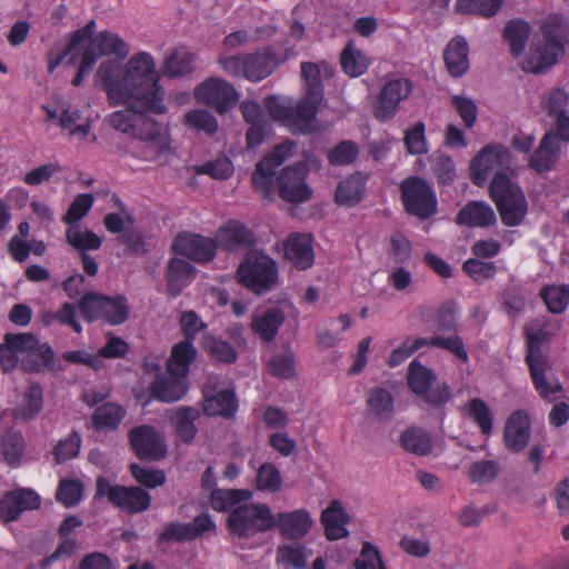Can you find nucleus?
Wrapping results in <instances>:
<instances>
[{
    "instance_id": "nucleus-42",
    "label": "nucleus",
    "mask_w": 569,
    "mask_h": 569,
    "mask_svg": "<svg viewBox=\"0 0 569 569\" xmlns=\"http://www.w3.org/2000/svg\"><path fill=\"white\" fill-rule=\"evenodd\" d=\"M342 70L350 77H359L369 68L371 60L361 50L357 49L352 42H349L340 56Z\"/></svg>"
},
{
    "instance_id": "nucleus-26",
    "label": "nucleus",
    "mask_w": 569,
    "mask_h": 569,
    "mask_svg": "<svg viewBox=\"0 0 569 569\" xmlns=\"http://www.w3.org/2000/svg\"><path fill=\"white\" fill-rule=\"evenodd\" d=\"M367 416L380 422H389L395 413L392 393L382 387L372 388L366 399Z\"/></svg>"
},
{
    "instance_id": "nucleus-25",
    "label": "nucleus",
    "mask_w": 569,
    "mask_h": 569,
    "mask_svg": "<svg viewBox=\"0 0 569 569\" xmlns=\"http://www.w3.org/2000/svg\"><path fill=\"white\" fill-rule=\"evenodd\" d=\"M216 241L217 247L233 251L253 244L254 236L246 226L231 220L218 229Z\"/></svg>"
},
{
    "instance_id": "nucleus-23",
    "label": "nucleus",
    "mask_w": 569,
    "mask_h": 569,
    "mask_svg": "<svg viewBox=\"0 0 569 569\" xmlns=\"http://www.w3.org/2000/svg\"><path fill=\"white\" fill-rule=\"evenodd\" d=\"M506 447L520 452L530 440V419L526 411L517 410L508 418L503 432Z\"/></svg>"
},
{
    "instance_id": "nucleus-9",
    "label": "nucleus",
    "mask_w": 569,
    "mask_h": 569,
    "mask_svg": "<svg viewBox=\"0 0 569 569\" xmlns=\"http://www.w3.org/2000/svg\"><path fill=\"white\" fill-rule=\"evenodd\" d=\"M237 277L246 288L257 295H262L277 283L278 266L263 252H249L238 267Z\"/></svg>"
},
{
    "instance_id": "nucleus-20",
    "label": "nucleus",
    "mask_w": 569,
    "mask_h": 569,
    "mask_svg": "<svg viewBox=\"0 0 569 569\" xmlns=\"http://www.w3.org/2000/svg\"><path fill=\"white\" fill-rule=\"evenodd\" d=\"M23 338L32 341L28 342L29 347H23L21 368L29 372L52 370L54 367V352L52 348L48 343H41L31 333H23Z\"/></svg>"
},
{
    "instance_id": "nucleus-60",
    "label": "nucleus",
    "mask_w": 569,
    "mask_h": 569,
    "mask_svg": "<svg viewBox=\"0 0 569 569\" xmlns=\"http://www.w3.org/2000/svg\"><path fill=\"white\" fill-rule=\"evenodd\" d=\"M358 154V144L353 141L345 140L330 150L328 161L332 166H347L352 163Z\"/></svg>"
},
{
    "instance_id": "nucleus-40",
    "label": "nucleus",
    "mask_w": 569,
    "mask_h": 569,
    "mask_svg": "<svg viewBox=\"0 0 569 569\" xmlns=\"http://www.w3.org/2000/svg\"><path fill=\"white\" fill-rule=\"evenodd\" d=\"M237 410L236 396L231 390H222L210 396L204 391L203 411L208 416H231Z\"/></svg>"
},
{
    "instance_id": "nucleus-6",
    "label": "nucleus",
    "mask_w": 569,
    "mask_h": 569,
    "mask_svg": "<svg viewBox=\"0 0 569 569\" xmlns=\"http://www.w3.org/2000/svg\"><path fill=\"white\" fill-rule=\"evenodd\" d=\"M220 68L230 77L258 82L269 77L279 64V59L270 48L259 49L252 53L227 54L218 58Z\"/></svg>"
},
{
    "instance_id": "nucleus-49",
    "label": "nucleus",
    "mask_w": 569,
    "mask_h": 569,
    "mask_svg": "<svg viewBox=\"0 0 569 569\" xmlns=\"http://www.w3.org/2000/svg\"><path fill=\"white\" fill-rule=\"evenodd\" d=\"M540 297L551 313H562L569 305V286H546Z\"/></svg>"
},
{
    "instance_id": "nucleus-57",
    "label": "nucleus",
    "mask_w": 569,
    "mask_h": 569,
    "mask_svg": "<svg viewBox=\"0 0 569 569\" xmlns=\"http://www.w3.org/2000/svg\"><path fill=\"white\" fill-rule=\"evenodd\" d=\"M269 372L278 378L288 379L295 375V357L292 351L284 350L268 361Z\"/></svg>"
},
{
    "instance_id": "nucleus-64",
    "label": "nucleus",
    "mask_w": 569,
    "mask_h": 569,
    "mask_svg": "<svg viewBox=\"0 0 569 569\" xmlns=\"http://www.w3.org/2000/svg\"><path fill=\"white\" fill-rule=\"evenodd\" d=\"M356 569H387L379 550L371 542H363L360 555L355 561Z\"/></svg>"
},
{
    "instance_id": "nucleus-3",
    "label": "nucleus",
    "mask_w": 569,
    "mask_h": 569,
    "mask_svg": "<svg viewBox=\"0 0 569 569\" xmlns=\"http://www.w3.org/2000/svg\"><path fill=\"white\" fill-rule=\"evenodd\" d=\"M560 323L547 317L537 318L526 327L528 352L526 362L536 390L543 399H551L561 391L559 381L551 372L548 357L541 351V345L556 335Z\"/></svg>"
},
{
    "instance_id": "nucleus-11",
    "label": "nucleus",
    "mask_w": 569,
    "mask_h": 569,
    "mask_svg": "<svg viewBox=\"0 0 569 569\" xmlns=\"http://www.w3.org/2000/svg\"><path fill=\"white\" fill-rule=\"evenodd\" d=\"M276 518L264 503L244 501L234 508L228 517L229 530L239 537H251L273 528Z\"/></svg>"
},
{
    "instance_id": "nucleus-53",
    "label": "nucleus",
    "mask_w": 569,
    "mask_h": 569,
    "mask_svg": "<svg viewBox=\"0 0 569 569\" xmlns=\"http://www.w3.org/2000/svg\"><path fill=\"white\" fill-rule=\"evenodd\" d=\"M184 123L198 131L213 134L218 130V121L214 116L206 109H193L184 114Z\"/></svg>"
},
{
    "instance_id": "nucleus-56",
    "label": "nucleus",
    "mask_w": 569,
    "mask_h": 569,
    "mask_svg": "<svg viewBox=\"0 0 569 569\" xmlns=\"http://www.w3.org/2000/svg\"><path fill=\"white\" fill-rule=\"evenodd\" d=\"M502 0H457V11L491 17L497 13Z\"/></svg>"
},
{
    "instance_id": "nucleus-8",
    "label": "nucleus",
    "mask_w": 569,
    "mask_h": 569,
    "mask_svg": "<svg viewBox=\"0 0 569 569\" xmlns=\"http://www.w3.org/2000/svg\"><path fill=\"white\" fill-rule=\"evenodd\" d=\"M489 190L502 223L508 227L520 226L528 213V202L518 183L508 174H498L492 178Z\"/></svg>"
},
{
    "instance_id": "nucleus-31",
    "label": "nucleus",
    "mask_w": 569,
    "mask_h": 569,
    "mask_svg": "<svg viewBox=\"0 0 569 569\" xmlns=\"http://www.w3.org/2000/svg\"><path fill=\"white\" fill-rule=\"evenodd\" d=\"M468 52V43L462 37H456L447 44L443 59L452 77H460L469 69Z\"/></svg>"
},
{
    "instance_id": "nucleus-45",
    "label": "nucleus",
    "mask_w": 569,
    "mask_h": 569,
    "mask_svg": "<svg viewBox=\"0 0 569 569\" xmlns=\"http://www.w3.org/2000/svg\"><path fill=\"white\" fill-rule=\"evenodd\" d=\"M530 34V26L522 19L510 20L505 27V39L510 46L511 53L518 57L522 53Z\"/></svg>"
},
{
    "instance_id": "nucleus-63",
    "label": "nucleus",
    "mask_w": 569,
    "mask_h": 569,
    "mask_svg": "<svg viewBox=\"0 0 569 569\" xmlns=\"http://www.w3.org/2000/svg\"><path fill=\"white\" fill-rule=\"evenodd\" d=\"M278 561L289 565L295 569H305L307 565V555L305 548L298 543L284 545L278 548Z\"/></svg>"
},
{
    "instance_id": "nucleus-21",
    "label": "nucleus",
    "mask_w": 569,
    "mask_h": 569,
    "mask_svg": "<svg viewBox=\"0 0 569 569\" xmlns=\"http://www.w3.org/2000/svg\"><path fill=\"white\" fill-rule=\"evenodd\" d=\"M284 258L297 269L307 270L313 266L315 251L309 233H290L282 244Z\"/></svg>"
},
{
    "instance_id": "nucleus-24",
    "label": "nucleus",
    "mask_w": 569,
    "mask_h": 569,
    "mask_svg": "<svg viewBox=\"0 0 569 569\" xmlns=\"http://www.w3.org/2000/svg\"><path fill=\"white\" fill-rule=\"evenodd\" d=\"M368 178L366 173L355 172L341 180L336 189L335 201L348 208L358 204L366 196Z\"/></svg>"
},
{
    "instance_id": "nucleus-35",
    "label": "nucleus",
    "mask_w": 569,
    "mask_h": 569,
    "mask_svg": "<svg viewBox=\"0 0 569 569\" xmlns=\"http://www.w3.org/2000/svg\"><path fill=\"white\" fill-rule=\"evenodd\" d=\"M28 338H23V333H7L4 341L0 345V367L3 371L14 369L18 363L21 365L23 347H29Z\"/></svg>"
},
{
    "instance_id": "nucleus-54",
    "label": "nucleus",
    "mask_w": 569,
    "mask_h": 569,
    "mask_svg": "<svg viewBox=\"0 0 569 569\" xmlns=\"http://www.w3.org/2000/svg\"><path fill=\"white\" fill-rule=\"evenodd\" d=\"M94 203V197L91 193H79L71 202L68 211L62 217V222L73 226L88 214Z\"/></svg>"
},
{
    "instance_id": "nucleus-16",
    "label": "nucleus",
    "mask_w": 569,
    "mask_h": 569,
    "mask_svg": "<svg viewBox=\"0 0 569 569\" xmlns=\"http://www.w3.org/2000/svg\"><path fill=\"white\" fill-rule=\"evenodd\" d=\"M130 443L139 459L160 460L167 453L162 436L151 426L142 425L129 433Z\"/></svg>"
},
{
    "instance_id": "nucleus-55",
    "label": "nucleus",
    "mask_w": 569,
    "mask_h": 569,
    "mask_svg": "<svg viewBox=\"0 0 569 569\" xmlns=\"http://www.w3.org/2000/svg\"><path fill=\"white\" fill-rule=\"evenodd\" d=\"M405 146L410 154H425L428 152L426 127L423 122H417L405 132Z\"/></svg>"
},
{
    "instance_id": "nucleus-36",
    "label": "nucleus",
    "mask_w": 569,
    "mask_h": 569,
    "mask_svg": "<svg viewBox=\"0 0 569 569\" xmlns=\"http://www.w3.org/2000/svg\"><path fill=\"white\" fill-rule=\"evenodd\" d=\"M114 506L129 512L139 513L147 510L151 503L150 495L139 487H123L116 491Z\"/></svg>"
},
{
    "instance_id": "nucleus-28",
    "label": "nucleus",
    "mask_w": 569,
    "mask_h": 569,
    "mask_svg": "<svg viewBox=\"0 0 569 569\" xmlns=\"http://www.w3.org/2000/svg\"><path fill=\"white\" fill-rule=\"evenodd\" d=\"M276 523L283 536L290 539H299L308 533L312 520L308 511L299 509L292 512L279 513Z\"/></svg>"
},
{
    "instance_id": "nucleus-62",
    "label": "nucleus",
    "mask_w": 569,
    "mask_h": 569,
    "mask_svg": "<svg viewBox=\"0 0 569 569\" xmlns=\"http://www.w3.org/2000/svg\"><path fill=\"white\" fill-rule=\"evenodd\" d=\"M499 473V466L493 460H482L473 462L469 470L468 477L473 483H488L492 481Z\"/></svg>"
},
{
    "instance_id": "nucleus-15",
    "label": "nucleus",
    "mask_w": 569,
    "mask_h": 569,
    "mask_svg": "<svg viewBox=\"0 0 569 569\" xmlns=\"http://www.w3.org/2000/svg\"><path fill=\"white\" fill-rule=\"evenodd\" d=\"M293 147V142L284 141L258 162L251 179L256 190L264 196L271 193L276 169L291 156Z\"/></svg>"
},
{
    "instance_id": "nucleus-59",
    "label": "nucleus",
    "mask_w": 569,
    "mask_h": 569,
    "mask_svg": "<svg viewBox=\"0 0 569 569\" xmlns=\"http://www.w3.org/2000/svg\"><path fill=\"white\" fill-rule=\"evenodd\" d=\"M429 340L427 338L411 339L407 338L398 348H396L388 358V366L390 368L398 367L411 355L422 347L428 346Z\"/></svg>"
},
{
    "instance_id": "nucleus-13",
    "label": "nucleus",
    "mask_w": 569,
    "mask_h": 569,
    "mask_svg": "<svg viewBox=\"0 0 569 569\" xmlns=\"http://www.w3.org/2000/svg\"><path fill=\"white\" fill-rule=\"evenodd\" d=\"M413 89L412 82L407 78H393L381 88L373 104V116L380 122H387L396 117L401 102L406 101Z\"/></svg>"
},
{
    "instance_id": "nucleus-4",
    "label": "nucleus",
    "mask_w": 569,
    "mask_h": 569,
    "mask_svg": "<svg viewBox=\"0 0 569 569\" xmlns=\"http://www.w3.org/2000/svg\"><path fill=\"white\" fill-rule=\"evenodd\" d=\"M193 343L181 341L177 343L167 362V372L157 376L151 383L150 390L153 398L163 402L180 400L187 392L186 378L189 366L196 358Z\"/></svg>"
},
{
    "instance_id": "nucleus-22",
    "label": "nucleus",
    "mask_w": 569,
    "mask_h": 569,
    "mask_svg": "<svg viewBox=\"0 0 569 569\" xmlns=\"http://www.w3.org/2000/svg\"><path fill=\"white\" fill-rule=\"evenodd\" d=\"M561 139L553 132L548 131L538 148L531 153L528 166L537 173H545L555 168L560 158Z\"/></svg>"
},
{
    "instance_id": "nucleus-33",
    "label": "nucleus",
    "mask_w": 569,
    "mask_h": 569,
    "mask_svg": "<svg viewBox=\"0 0 569 569\" xmlns=\"http://www.w3.org/2000/svg\"><path fill=\"white\" fill-rule=\"evenodd\" d=\"M194 268L187 261L173 258L169 261L167 270L168 291L172 297L179 296L193 279Z\"/></svg>"
},
{
    "instance_id": "nucleus-58",
    "label": "nucleus",
    "mask_w": 569,
    "mask_h": 569,
    "mask_svg": "<svg viewBox=\"0 0 569 569\" xmlns=\"http://www.w3.org/2000/svg\"><path fill=\"white\" fill-rule=\"evenodd\" d=\"M203 347L218 361L231 363L238 358V353L232 345L213 337H207L203 341Z\"/></svg>"
},
{
    "instance_id": "nucleus-17",
    "label": "nucleus",
    "mask_w": 569,
    "mask_h": 569,
    "mask_svg": "<svg viewBox=\"0 0 569 569\" xmlns=\"http://www.w3.org/2000/svg\"><path fill=\"white\" fill-rule=\"evenodd\" d=\"M307 167L297 163L282 170L278 178L280 197L289 202H303L311 197V189L306 182Z\"/></svg>"
},
{
    "instance_id": "nucleus-37",
    "label": "nucleus",
    "mask_w": 569,
    "mask_h": 569,
    "mask_svg": "<svg viewBox=\"0 0 569 569\" xmlns=\"http://www.w3.org/2000/svg\"><path fill=\"white\" fill-rule=\"evenodd\" d=\"M401 447L416 456H427L433 448L431 436L419 427L405 430L400 437Z\"/></svg>"
},
{
    "instance_id": "nucleus-18",
    "label": "nucleus",
    "mask_w": 569,
    "mask_h": 569,
    "mask_svg": "<svg viewBox=\"0 0 569 569\" xmlns=\"http://www.w3.org/2000/svg\"><path fill=\"white\" fill-rule=\"evenodd\" d=\"M172 249L176 253L194 261L208 262L216 254L217 241L200 234L181 233L176 237Z\"/></svg>"
},
{
    "instance_id": "nucleus-7",
    "label": "nucleus",
    "mask_w": 569,
    "mask_h": 569,
    "mask_svg": "<svg viewBox=\"0 0 569 569\" xmlns=\"http://www.w3.org/2000/svg\"><path fill=\"white\" fill-rule=\"evenodd\" d=\"M96 22L89 21L83 28L77 30L70 41V50L83 49V54L96 63L102 56H114L122 60L129 53L127 42L118 34L110 31H101L93 36Z\"/></svg>"
},
{
    "instance_id": "nucleus-47",
    "label": "nucleus",
    "mask_w": 569,
    "mask_h": 569,
    "mask_svg": "<svg viewBox=\"0 0 569 569\" xmlns=\"http://www.w3.org/2000/svg\"><path fill=\"white\" fill-rule=\"evenodd\" d=\"M435 375L432 370L422 366L419 361L413 360L408 369V386L418 396L428 393V389L435 382Z\"/></svg>"
},
{
    "instance_id": "nucleus-39",
    "label": "nucleus",
    "mask_w": 569,
    "mask_h": 569,
    "mask_svg": "<svg viewBox=\"0 0 569 569\" xmlns=\"http://www.w3.org/2000/svg\"><path fill=\"white\" fill-rule=\"evenodd\" d=\"M26 441L23 436L18 431H7L0 438V460L6 461L12 467L20 465L24 453Z\"/></svg>"
},
{
    "instance_id": "nucleus-14",
    "label": "nucleus",
    "mask_w": 569,
    "mask_h": 569,
    "mask_svg": "<svg viewBox=\"0 0 569 569\" xmlns=\"http://www.w3.org/2000/svg\"><path fill=\"white\" fill-rule=\"evenodd\" d=\"M194 98L197 101L223 114L236 106L239 100V93L224 79L210 77L194 88Z\"/></svg>"
},
{
    "instance_id": "nucleus-30",
    "label": "nucleus",
    "mask_w": 569,
    "mask_h": 569,
    "mask_svg": "<svg viewBox=\"0 0 569 569\" xmlns=\"http://www.w3.org/2000/svg\"><path fill=\"white\" fill-rule=\"evenodd\" d=\"M43 391L40 385H29L21 395L20 401L13 409L14 419L30 421L42 410Z\"/></svg>"
},
{
    "instance_id": "nucleus-38",
    "label": "nucleus",
    "mask_w": 569,
    "mask_h": 569,
    "mask_svg": "<svg viewBox=\"0 0 569 569\" xmlns=\"http://www.w3.org/2000/svg\"><path fill=\"white\" fill-rule=\"evenodd\" d=\"M252 498V492L248 489H216L211 492L210 503L217 511L230 512L244 501Z\"/></svg>"
},
{
    "instance_id": "nucleus-51",
    "label": "nucleus",
    "mask_w": 569,
    "mask_h": 569,
    "mask_svg": "<svg viewBox=\"0 0 569 569\" xmlns=\"http://www.w3.org/2000/svg\"><path fill=\"white\" fill-rule=\"evenodd\" d=\"M431 170L439 184H450L456 178V168L450 156L442 152H435L429 157Z\"/></svg>"
},
{
    "instance_id": "nucleus-52",
    "label": "nucleus",
    "mask_w": 569,
    "mask_h": 569,
    "mask_svg": "<svg viewBox=\"0 0 569 569\" xmlns=\"http://www.w3.org/2000/svg\"><path fill=\"white\" fill-rule=\"evenodd\" d=\"M282 478L278 468L272 463H263L259 467L256 475V487L260 491L270 493L280 490Z\"/></svg>"
},
{
    "instance_id": "nucleus-27",
    "label": "nucleus",
    "mask_w": 569,
    "mask_h": 569,
    "mask_svg": "<svg viewBox=\"0 0 569 569\" xmlns=\"http://www.w3.org/2000/svg\"><path fill=\"white\" fill-rule=\"evenodd\" d=\"M497 221L493 209L483 201L468 202L457 214L456 222L468 227H489Z\"/></svg>"
},
{
    "instance_id": "nucleus-34",
    "label": "nucleus",
    "mask_w": 569,
    "mask_h": 569,
    "mask_svg": "<svg viewBox=\"0 0 569 569\" xmlns=\"http://www.w3.org/2000/svg\"><path fill=\"white\" fill-rule=\"evenodd\" d=\"M200 417L199 410L192 407H178L168 411V418L177 433L184 442H190L197 435L194 421Z\"/></svg>"
},
{
    "instance_id": "nucleus-5",
    "label": "nucleus",
    "mask_w": 569,
    "mask_h": 569,
    "mask_svg": "<svg viewBox=\"0 0 569 569\" xmlns=\"http://www.w3.org/2000/svg\"><path fill=\"white\" fill-rule=\"evenodd\" d=\"M541 31L543 40L532 44L526 60V70L533 73L552 67L565 52L562 40L566 21L561 17H547L542 22Z\"/></svg>"
},
{
    "instance_id": "nucleus-19",
    "label": "nucleus",
    "mask_w": 569,
    "mask_h": 569,
    "mask_svg": "<svg viewBox=\"0 0 569 569\" xmlns=\"http://www.w3.org/2000/svg\"><path fill=\"white\" fill-rule=\"evenodd\" d=\"M40 497L31 489H19L4 493L0 500V519L16 521L23 511L39 508Z\"/></svg>"
},
{
    "instance_id": "nucleus-12",
    "label": "nucleus",
    "mask_w": 569,
    "mask_h": 569,
    "mask_svg": "<svg viewBox=\"0 0 569 569\" xmlns=\"http://www.w3.org/2000/svg\"><path fill=\"white\" fill-rule=\"evenodd\" d=\"M406 211L426 220L437 212L438 201L432 186L420 177H409L400 184Z\"/></svg>"
},
{
    "instance_id": "nucleus-41",
    "label": "nucleus",
    "mask_w": 569,
    "mask_h": 569,
    "mask_svg": "<svg viewBox=\"0 0 569 569\" xmlns=\"http://www.w3.org/2000/svg\"><path fill=\"white\" fill-rule=\"evenodd\" d=\"M193 62L194 54L179 48L164 59L162 72L169 78L182 77L193 70Z\"/></svg>"
},
{
    "instance_id": "nucleus-43",
    "label": "nucleus",
    "mask_w": 569,
    "mask_h": 569,
    "mask_svg": "<svg viewBox=\"0 0 569 569\" xmlns=\"http://www.w3.org/2000/svg\"><path fill=\"white\" fill-rule=\"evenodd\" d=\"M67 242L81 253L88 250H98L102 239L93 231L82 228L80 224L69 226L66 231Z\"/></svg>"
},
{
    "instance_id": "nucleus-48",
    "label": "nucleus",
    "mask_w": 569,
    "mask_h": 569,
    "mask_svg": "<svg viewBox=\"0 0 569 569\" xmlns=\"http://www.w3.org/2000/svg\"><path fill=\"white\" fill-rule=\"evenodd\" d=\"M569 101L568 93L562 89H551L547 91L541 99L542 110L557 122L561 117H566Z\"/></svg>"
},
{
    "instance_id": "nucleus-29",
    "label": "nucleus",
    "mask_w": 569,
    "mask_h": 569,
    "mask_svg": "<svg viewBox=\"0 0 569 569\" xmlns=\"http://www.w3.org/2000/svg\"><path fill=\"white\" fill-rule=\"evenodd\" d=\"M284 321V313L279 308H269L256 312L252 317L251 329L262 340L272 341Z\"/></svg>"
},
{
    "instance_id": "nucleus-2",
    "label": "nucleus",
    "mask_w": 569,
    "mask_h": 569,
    "mask_svg": "<svg viewBox=\"0 0 569 569\" xmlns=\"http://www.w3.org/2000/svg\"><path fill=\"white\" fill-rule=\"evenodd\" d=\"M301 77L305 96L295 106L290 100L269 98L267 108L270 117L292 133H309L315 129V120L323 99L322 76L331 77L332 69L325 62H302Z\"/></svg>"
},
{
    "instance_id": "nucleus-46",
    "label": "nucleus",
    "mask_w": 569,
    "mask_h": 569,
    "mask_svg": "<svg viewBox=\"0 0 569 569\" xmlns=\"http://www.w3.org/2000/svg\"><path fill=\"white\" fill-rule=\"evenodd\" d=\"M126 415L119 405L109 402L98 407L92 416L93 425L99 430H112L118 427Z\"/></svg>"
},
{
    "instance_id": "nucleus-10",
    "label": "nucleus",
    "mask_w": 569,
    "mask_h": 569,
    "mask_svg": "<svg viewBox=\"0 0 569 569\" xmlns=\"http://www.w3.org/2000/svg\"><path fill=\"white\" fill-rule=\"evenodd\" d=\"M513 156L510 150L501 143H489L485 146L470 161V174L472 182L482 187L488 178L498 174H507L512 170Z\"/></svg>"
},
{
    "instance_id": "nucleus-50",
    "label": "nucleus",
    "mask_w": 569,
    "mask_h": 569,
    "mask_svg": "<svg viewBox=\"0 0 569 569\" xmlns=\"http://www.w3.org/2000/svg\"><path fill=\"white\" fill-rule=\"evenodd\" d=\"M129 316L127 299L123 296H106L104 307L102 308V320L117 326L123 323Z\"/></svg>"
},
{
    "instance_id": "nucleus-32",
    "label": "nucleus",
    "mask_w": 569,
    "mask_h": 569,
    "mask_svg": "<svg viewBox=\"0 0 569 569\" xmlns=\"http://www.w3.org/2000/svg\"><path fill=\"white\" fill-rule=\"evenodd\" d=\"M348 516L339 501H332L321 515V522L329 540L342 539L348 535Z\"/></svg>"
},
{
    "instance_id": "nucleus-1",
    "label": "nucleus",
    "mask_w": 569,
    "mask_h": 569,
    "mask_svg": "<svg viewBox=\"0 0 569 569\" xmlns=\"http://www.w3.org/2000/svg\"><path fill=\"white\" fill-rule=\"evenodd\" d=\"M111 106H127L138 111L132 138L146 142L147 160L156 159L168 147L167 129L146 113L163 114L166 91L160 84L153 57L140 51L126 64L107 60L96 74Z\"/></svg>"
},
{
    "instance_id": "nucleus-44",
    "label": "nucleus",
    "mask_w": 569,
    "mask_h": 569,
    "mask_svg": "<svg viewBox=\"0 0 569 569\" xmlns=\"http://www.w3.org/2000/svg\"><path fill=\"white\" fill-rule=\"evenodd\" d=\"M81 120V112L77 108H63L59 117V127L68 131L69 136L76 137L80 140L87 139L91 131L90 120L78 123Z\"/></svg>"
},
{
    "instance_id": "nucleus-61",
    "label": "nucleus",
    "mask_w": 569,
    "mask_h": 569,
    "mask_svg": "<svg viewBox=\"0 0 569 569\" xmlns=\"http://www.w3.org/2000/svg\"><path fill=\"white\" fill-rule=\"evenodd\" d=\"M468 415L476 421L483 435H489L492 429L491 411L481 399H472L467 406Z\"/></svg>"
}]
</instances>
